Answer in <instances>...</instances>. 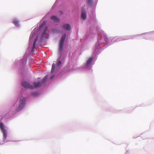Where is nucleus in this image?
Segmentation results:
<instances>
[{
	"instance_id": "obj_1",
	"label": "nucleus",
	"mask_w": 154,
	"mask_h": 154,
	"mask_svg": "<svg viewBox=\"0 0 154 154\" xmlns=\"http://www.w3.org/2000/svg\"><path fill=\"white\" fill-rule=\"evenodd\" d=\"M26 101V98L23 97H20L19 105L16 109L17 112H18L23 108Z\"/></svg>"
},
{
	"instance_id": "obj_11",
	"label": "nucleus",
	"mask_w": 154,
	"mask_h": 154,
	"mask_svg": "<svg viewBox=\"0 0 154 154\" xmlns=\"http://www.w3.org/2000/svg\"><path fill=\"white\" fill-rule=\"evenodd\" d=\"M87 3L89 6H91L93 5V1L92 0H88Z\"/></svg>"
},
{
	"instance_id": "obj_10",
	"label": "nucleus",
	"mask_w": 154,
	"mask_h": 154,
	"mask_svg": "<svg viewBox=\"0 0 154 154\" xmlns=\"http://www.w3.org/2000/svg\"><path fill=\"white\" fill-rule=\"evenodd\" d=\"M13 23L15 26H19V22L16 19H14L13 20Z\"/></svg>"
},
{
	"instance_id": "obj_9",
	"label": "nucleus",
	"mask_w": 154,
	"mask_h": 154,
	"mask_svg": "<svg viewBox=\"0 0 154 154\" xmlns=\"http://www.w3.org/2000/svg\"><path fill=\"white\" fill-rule=\"evenodd\" d=\"M93 58L91 57L88 60L86 63V64L87 65H90L93 61Z\"/></svg>"
},
{
	"instance_id": "obj_7",
	"label": "nucleus",
	"mask_w": 154,
	"mask_h": 154,
	"mask_svg": "<svg viewBox=\"0 0 154 154\" xmlns=\"http://www.w3.org/2000/svg\"><path fill=\"white\" fill-rule=\"evenodd\" d=\"M33 85L35 88L40 87L41 86V84L40 82H38L37 83L35 82L33 83Z\"/></svg>"
},
{
	"instance_id": "obj_3",
	"label": "nucleus",
	"mask_w": 154,
	"mask_h": 154,
	"mask_svg": "<svg viewBox=\"0 0 154 154\" xmlns=\"http://www.w3.org/2000/svg\"><path fill=\"white\" fill-rule=\"evenodd\" d=\"M0 128L3 133V139L5 140L7 137V132L2 123H0Z\"/></svg>"
},
{
	"instance_id": "obj_17",
	"label": "nucleus",
	"mask_w": 154,
	"mask_h": 154,
	"mask_svg": "<svg viewBox=\"0 0 154 154\" xmlns=\"http://www.w3.org/2000/svg\"><path fill=\"white\" fill-rule=\"evenodd\" d=\"M47 28V27L46 26L45 29L44 30V33L45 32H46V29Z\"/></svg>"
},
{
	"instance_id": "obj_5",
	"label": "nucleus",
	"mask_w": 154,
	"mask_h": 154,
	"mask_svg": "<svg viewBox=\"0 0 154 154\" xmlns=\"http://www.w3.org/2000/svg\"><path fill=\"white\" fill-rule=\"evenodd\" d=\"M62 28L66 30H69L71 29V27L69 24H64L62 26Z\"/></svg>"
},
{
	"instance_id": "obj_14",
	"label": "nucleus",
	"mask_w": 154,
	"mask_h": 154,
	"mask_svg": "<svg viewBox=\"0 0 154 154\" xmlns=\"http://www.w3.org/2000/svg\"><path fill=\"white\" fill-rule=\"evenodd\" d=\"M45 23V21H44L41 25L39 27L40 29H41L42 27L44 26Z\"/></svg>"
},
{
	"instance_id": "obj_16",
	"label": "nucleus",
	"mask_w": 154,
	"mask_h": 154,
	"mask_svg": "<svg viewBox=\"0 0 154 154\" xmlns=\"http://www.w3.org/2000/svg\"><path fill=\"white\" fill-rule=\"evenodd\" d=\"M61 63V61L60 60H59L57 63V66H60Z\"/></svg>"
},
{
	"instance_id": "obj_6",
	"label": "nucleus",
	"mask_w": 154,
	"mask_h": 154,
	"mask_svg": "<svg viewBox=\"0 0 154 154\" xmlns=\"http://www.w3.org/2000/svg\"><path fill=\"white\" fill-rule=\"evenodd\" d=\"M51 19L53 20L55 22H59L60 21V20L57 17L54 16H52L51 17Z\"/></svg>"
},
{
	"instance_id": "obj_18",
	"label": "nucleus",
	"mask_w": 154,
	"mask_h": 154,
	"mask_svg": "<svg viewBox=\"0 0 154 154\" xmlns=\"http://www.w3.org/2000/svg\"><path fill=\"white\" fill-rule=\"evenodd\" d=\"M53 76H52L51 77V79L52 78V77H53Z\"/></svg>"
},
{
	"instance_id": "obj_15",
	"label": "nucleus",
	"mask_w": 154,
	"mask_h": 154,
	"mask_svg": "<svg viewBox=\"0 0 154 154\" xmlns=\"http://www.w3.org/2000/svg\"><path fill=\"white\" fill-rule=\"evenodd\" d=\"M48 77V75H46V76H45L44 79H43V81L44 82L46 81V80L47 79Z\"/></svg>"
},
{
	"instance_id": "obj_4",
	"label": "nucleus",
	"mask_w": 154,
	"mask_h": 154,
	"mask_svg": "<svg viewBox=\"0 0 154 154\" xmlns=\"http://www.w3.org/2000/svg\"><path fill=\"white\" fill-rule=\"evenodd\" d=\"M22 85L25 88H29L31 89H33L34 88L32 85H31L29 83L25 81L22 82Z\"/></svg>"
},
{
	"instance_id": "obj_2",
	"label": "nucleus",
	"mask_w": 154,
	"mask_h": 154,
	"mask_svg": "<svg viewBox=\"0 0 154 154\" xmlns=\"http://www.w3.org/2000/svg\"><path fill=\"white\" fill-rule=\"evenodd\" d=\"M66 34H64L62 37L59 43V51L60 53L62 52V48L63 47V43L65 39Z\"/></svg>"
},
{
	"instance_id": "obj_12",
	"label": "nucleus",
	"mask_w": 154,
	"mask_h": 154,
	"mask_svg": "<svg viewBox=\"0 0 154 154\" xmlns=\"http://www.w3.org/2000/svg\"><path fill=\"white\" fill-rule=\"evenodd\" d=\"M81 17L83 19H85L86 18V14L84 12H82L81 14Z\"/></svg>"
},
{
	"instance_id": "obj_8",
	"label": "nucleus",
	"mask_w": 154,
	"mask_h": 154,
	"mask_svg": "<svg viewBox=\"0 0 154 154\" xmlns=\"http://www.w3.org/2000/svg\"><path fill=\"white\" fill-rule=\"evenodd\" d=\"M37 38H38V36H37V37L35 39L33 43V46H32V51L34 50L35 48V46L37 40Z\"/></svg>"
},
{
	"instance_id": "obj_13",
	"label": "nucleus",
	"mask_w": 154,
	"mask_h": 154,
	"mask_svg": "<svg viewBox=\"0 0 154 154\" xmlns=\"http://www.w3.org/2000/svg\"><path fill=\"white\" fill-rule=\"evenodd\" d=\"M55 64L54 63H53V64H52V68H51V72H54V69H55Z\"/></svg>"
}]
</instances>
